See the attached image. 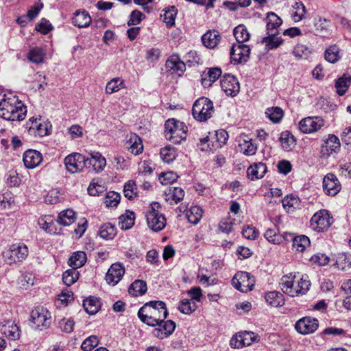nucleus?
<instances>
[{
  "mask_svg": "<svg viewBox=\"0 0 351 351\" xmlns=\"http://www.w3.org/2000/svg\"><path fill=\"white\" fill-rule=\"evenodd\" d=\"M77 215L72 209H66L61 211L58 216V223L62 226H69L76 220Z\"/></svg>",
  "mask_w": 351,
  "mask_h": 351,
  "instance_id": "nucleus-36",
  "label": "nucleus"
},
{
  "mask_svg": "<svg viewBox=\"0 0 351 351\" xmlns=\"http://www.w3.org/2000/svg\"><path fill=\"white\" fill-rule=\"evenodd\" d=\"M126 88L125 81L119 77H114L108 81L106 85L105 93L111 95L119 92L120 90Z\"/></svg>",
  "mask_w": 351,
  "mask_h": 351,
  "instance_id": "nucleus-35",
  "label": "nucleus"
},
{
  "mask_svg": "<svg viewBox=\"0 0 351 351\" xmlns=\"http://www.w3.org/2000/svg\"><path fill=\"white\" fill-rule=\"evenodd\" d=\"M265 114L268 119L274 123H279L284 117V111L277 106L268 108Z\"/></svg>",
  "mask_w": 351,
  "mask_h": 351,
  "instance_id": "nucleus-55",
  "label": "nucleus"
},
{
  "mask_svg": "<svg viewBox=\"0 0 351 351\" xmlns=\"http://www.w3.org/2000/svg\"><path fill=\"white\" fill-rule=\"evenodd\" d=\"M51 315L49 311L42 307L34 309L31 313V321L36 328H47L50 325Z\"/></svg>",
  "mask_w": 351,
  "mask_h": 351,
  "instance_id": "nucleus-15",
  "label": "nucleus"
},
{
  "mask_svg": "<svg viewBox=\"0 0 351 351\" xmlns=\"http://www.w3.org/2000/svg\"><path fill=\"white\" fill-rule=\"evenodd\" d=\"M66 169L71 173L82 171L87 167V158L80 153H73L64 160Z\"/></svg>",
  "mask_w": 351,
  "mask_h": 351,
  "instance_id": "nucleus-10",
  "label": "nucleus"
},
{
  "mask_svg": "<svg viewBox=\"0 0 351 351\" xmlns=\"http://www.w3.org/2000/svg\"><path fill=\"white\" fill-rule=\"evenodd\" d=\"M340 142L335 134H329L324 141L320 149L321 156L324 158L328 157L333 153L337 152L340 149Z\"/></svg>",
  "mask_w": 351,
  "mask_h": 351,
  "instance_id": "nucleus-21",
  "label": "nucleus"
},
{
  "mask_svg": "<svg viewBox=\"0 0 351 351\" xmlns=\"http://www.w3.org/2000/svg\"><path fill=\"white\" fill-rule=\"evenodd\" d=\"M319 328V321L316 318L306 316L298 320L295 324L296 331L303 335L315 332Z\"/></svg>",
  "mask_w": 351,
  "mask_h": 351,
  "instance_id": "nucleus-12",
  "label": "nucleus"
},
{
  "mask_svg": "<svg viewBox=\"0 0 351 351\" xmlns=\"http://www.w3.org/2000/svg\"><path fill=\"white\" fill-rule=\"evenodd\" d=\"M282 19L274 12H269L266 17V29L268 34H276L282 25Z\"/></svg>",
  "mask_w": 351,
  "mask_h": 351,
  "instance_id": "nucleus-30",
  "label": "nucleus"
},
{
  "mask_svg": "<svg viewBox=\"0 0 351 351\" xmlns=\"http://www.w3.org/2000/svg\"><path fill=\"white\" fill-rule=\"evenodd\" d=\"M98 234L104 239L110 240L116 236L117 229L113 224L106 223L99 228Z\"/></svg>",
  "mask_w": 351,
  "mask_h": 351,
  "instance_id": "nucleus-45",
  "label": "nucleus"
},
{
  "mask_svg": "<svg viewBox=\"0 0 351 351\" xmlns=\"http://www.w3.org/2000/svg\"><path fill=\"white\" fill-rule=\"evenodd\" d=\"M279 141L281 147L286 152L291 151L296 145V138L287 130L280 133Z\"/></svg>",
  "mask_w": 351,
  "mask_h": 351,
  "instance_id": "nucleus-32",
  "label": "nucleus"
},
{
  "mask_svg": "<svg viewBox=\"0 0 351 351\" xmlns=\"http://www.w3.org/2000/svg\"><path fill=\"white\" fill-rule=\"evenodd\" d=\"M188 128L182 121L175 119H169L165 124V136L169 141L179 144L187 136Z\"/></svg>",
  "mask_w": 351,
  "mask_h": 351,
  "instance_id": "nucleus-4",
  "label": "nucleus"
},
{
  "mask_svg": "<svg viewBox=\"0 0 351 351\" xmlns=\"http://www.w3.org/2000/svg\"><path fill=\"white\" fill-rule=\"evenodd\" d=\"M220 40V34L215 29L208 30L202 36L203 45L208 49L215 48L219 45Z\"/></svg>",
  "mask_w": 351,
  "mask_h": 351,
  "instance_id": "nucleus-28",
  "label": "nucleus"
},
{
  "mask_svg": "<svg viewBox=\"0 0 351 351\" xmlns=\"http://www.w3.org/2000/svg\"><path fill=\"white\" fill-rule=\"evenodd\" d=\"M25 106L13 93L0 90V116L10 121H20L26 116Z\"/></svg>",
  "mask_w": 351,
  "mask_h": 351,
  "instance_id": "nucleus-1",
  "label": "nucleus"
},
{
  "mask_svg": "<svg viewBox=\"0 0 351 351\" xmlns=\"http://www.w3.org/2000/svg\"><path fill=\"white\" fill-rule=\"evenodd\" d=\"M124 196L131 200L137 197L138 189L134 180H128L123 186Z\"/></svg>",
  "mask_w": 351,
  "mask_h": 351,
  "instance_id": "nucleus-58",
  "label": "nucleus"
},
{
  "mask_svg": "<svg viewBox=\"0 0 351 351\" xmlns=\"http://www.w3.org/2000/svg\"><path fill=\"white\" fill-rule=\"evenodd\" d=\"M91 21L90 16L86 11H76L73 18L74 25L80 28L89 26Z\"/></svg>",
  "mask_w": 351,
  "mask_h": 351,
  "instance_id": "nucleus-37",
  "label": "nucleus"
},
{
  "mask_svg": "<svg viewBox=\"0 0 351 351\" xmlns=\"http://www.w3.org/2000/svg\"><path fill=\"white\" fill-rule=\"evenodd\" d=\"M158 328L154 330V336L160 339H163L171 335L176 328V324L171 320L162 321L157 324Z\"/></svg>",
  "mask_w": 351,
  "mask_h": 351,
  "instance_id": "nucleus-23",
  "label": "nucleus"
},
{
  "mask_svg": "<svg viewBox=\"0 0 351 351\" xmlns=\"http://www.w3.org/2000/svg\"><path fill=\"white\" fill-rule=\"evenodd\" d=\"M295 275L288 274L281 278V289L284 293L295 297L306 293L310 288L311 282L306 276H302L299 280H295Z\"/></svg>",
  "mask_w": 351,
  "mask_h": 351,
  "instance_id": "nucleus-3",
  "label": "nucleus"
},
{
  "mask_svg": "<svg viewBox=\"0 0 351 351\" xmlns=\"http://www.w3.org/2000/svg\"><path fill=\"white\" fill-rule=\"evenodd\" d=\"M326 123L324 118L312 116L303 118L298 122V130L304 134H311L319 131Z\"/></svg>",
  "mask_w": 351,
  "mask_h": 351,
  "instance_id": "nucleus-9",
  "label": "nucleus"
},
{
  "mask_svg": "<svg viewBox=\"0 0 351 351\" xmlns=\"http://www.w3.org/2000/svg\"><path fill=\"white\" fill-rule=\"evenodd\" d=\"M45 53L40 48H32L27 54V59L35 64H41L44 62Z\"/></svg>",
  "mask_w": 351,
  "mask_h": 351,
  "instance_id": "nucleus-57",
  "label": "nucleus"
},
{
  "mask_svg": "<svg viewBox=\"0 0 351 351\" xmlns=\"http://www.w3.org/2000/svg\"><path fill=\"white\" fill-rule=\"evenodd\" d=\"M168 315V311L165 302L162 301H150L145 303L138 312V316L144 324L155 327L165 320Z\"/></svg>",
  "mask_w": 351,
  "mask_h": 351,
  "instance_id": "nucleus-2",
  "label": "nucleus"
},
{
  "mask_svg": "<svg viewBox=\"0 0 351 351\" xmlns=\"http://www.w3.org/2000/svg\"><path fill=\"white\" fill-rule=\"evenodd\" d=\"M228 139V134L226 130H217L214 134L200 139L201 149L203 151L217 149L225 145Z\"/></svg>",
  "mask_w": 351,
  "mask_h": 351,
  "instance_id": "nucleus-8",
  "label": "nucleus"
},
{
  "mask_svg": "<svg viewBox=\"0 0 351 351\" xmlns=\"http://www.w3.org/2000/svg\"><path fill=\"white\" fill-rule=\"evenodd\" d=\"M27 128L29 131L34 135L39 136H44L49 134V128L48 124L45 122H41L37 118H31L27 123Z\"/></svg>",
  "mask_w": 351,
  "mask_h": 351,
  "instance_id": "nucleus-24",
  "label": "nucleus"
},
{
  "mask_svg": "<svg viewBox=\"0 0 351 351\" xmlns=\"http://www.w3.org/2000/svg\"><path fill=\"white\" fill-rule=\"evenodd\" d=\"M341 57V50L336 45L329 46L324 53L325 60L332 64L338 62Z\"/></svg>",
  "mask_w": 351,
  "mask_h": 351,
  "instance_id": "nucleus-44",
  "label": "nucleus"
},
{
  "mask_svg": "<svg viewBox=\"0 0 351 351\" xmlns=\"http://www.w3.org/2000/svg\"><path fill=\"white\" fill-rule=\"evenodd\" d=\"M88 155L87 163L92 167L93 171L95 173L103 171L107 164L105 157L99 152H91Z\"/></svg>",
  "mask_w": 351,
  "mask_h": 351,
  "instance_id": "nucleus-22",
  "label": "nucleus"
},
{
  "mask_svg": "<svg viewBox=\"0 0 351 351\" xmlns=\"http://www.w3.org/2000/svg\"><path fill=\"white\" fill-rule=\"evenodd\" d=\"M351 84V74L343 73L341 77L337 79L335 82V88L337 95L342 96L346 94Z\"/></svg>",
  "mask_w": 351,
  "mask_h": 351,
  "instance_id": "nucleus-33",
  "label": "nucleus"
},
{
  "mask_svg": "<svg viewBox=\"0 0 351 351\" xmlns=\"http://www.w3.org/2000/svg\"><path fill=\"white\" fill-rule=\"evenodd\" d=\"M23 162L27 169H34L38 167L43 161V156L40 152L29 149L23 154Z\"/></svg>",
  "mask_w": 351,
  "mask_h": 351,
  "instance_id": "nucleus-25",
  "label": "nucleus"
},
{
  "mask_svg": "<svg viewBox=\"0 0 351 351\" xmlns=\"http://www.w3.org/2000/svg\"><path fill=\"white\" fill-rule=\"evenodd\" d=\"M184 190L180 187H171L165 192V199L170 204H177L184 197Z\"/></svg>",
  "mask_w": 351,
  "mask_h": 351,
  "instance_id": "nucleus-29",
  "label": "nucleus"
},
{
  "mask_svg": "<svg viewBox=\"0 0 351 351\" xmlns=\"http://www.w3.org/2000/svg\"><path fill=\"white\" fill-rule=\"evenodd\" d=\"M177 15V10L174 6H171L165 10L163 14V20L167 27H172L175 24V20Z\"/></svg>",
  "mask_w": 351,
  "mask_h": 351,
  "instance_id": "nucleus-61",
  "label": "nucleus"
},
{
  "mask_svg": "<svg viewBox=\"0 0 351 351\" xmlns=\"http://www.w3.org/2000/svg\"><path fill=\"white\" fill-rule=\"evenodd\" d=\"M62 199L60 191L58 189H52L47 191L45 195V202L49 204H56Z\"/></svg>",
  "mask_w": 351,
  "mask_h": 351,
  "instance_id": "nucleus-63",
  "label": "nucleus"
},
{
  "mask_svg": "<svg viewBox=\"0 0 351 351\" xmlns=\"http://www.w3.org/2000/svg\"><path fill=\"white\" fill-rule=\"evenodd\" d=\"M121 201V195L114 191L107 192L104 198L106 207L113 208L118 206Z\"/></svg>",
  "mask_w": 351,
  "mask_h": 351,
  "instance_id": "nucleus-48",
  "label": "nucleus"
},
{
  "mask_svg": "<svg viewBox=\"0 0 351 351\" xmlns=\"http://www.w3.org/2000/svg\"><path fill=\"white\" fill-rule=\"evenodd\" d=\"M86 254L84 252L77 251L70 256L68 263L69 266L77 269L86 263Z\"/></svg>",
  "mask_w": 351,
  "mask_h": 351,
  "instance_id": "nucleus-40",
  "label": "nucleus"
},
{
  "mask_svg": "<svg viewBox=\"0 0 351 351\" xmlns=\"http://www.w3.org/2000/svg\"><path fill=\"white\" fill-rule=\"evenodd\" d=\"M161 205L157 202L150 204L146 213V221L148 227L154 232H158L165 228L167 224V219L163 213H161Z\"/></svg>",
  "mask_w": 351,
  "mask_h": 351,
  "instance_id": "nucleus-5",
  "label": "nucleus"
},
{
  "mask_svg": "<svg viewBox=\"0 0 351 351\" xmlns=\"http://www.w3.org/2000/svg\"><path fill=\"white\" fill-rule=\"evenodd\" d=\"M234 36L237 40V43H243L250 40V34L247 27L243 25H239L234 27L233 30Z\"/></svg>",
  "mask_w": 351,
  "mask_h": 351,
  "instance_id": "nucleus-52",
  "label": "nucleus"
},
{
  "mask_svg": "<svg viewBox=\"0 0 351 351\" xmlns=\"http://www.w3.org/2000/svg\"><path fill=\"white\" fill-rule=\"evenodd\" d=\"M125 272V269L122 263L117 262L112 264L106 274V282L112 286L117 285L122 279Z\"/></svg>",
  "mask_w": 351,
  "mask_h": 351,
  "instance_id": "nucleus-18",
  "label": "nucleus"
},
{
  "mask_svg": "<svg viewBox=\"0 0 351 351\" xmlns=\"http://www.w3.org/2000/svg\"><path fill=\"white\" fill-rule=\"evenodd\" d=\"M282 203L283 208L287 212L291 213L300 207V199L296 195H289L282 199Z\"/></svg>",
  "mask_w": 351,
  "mask_h": 351,
  "instance_id": "nucleus-41",
  "label": "nucleus"
},
{
  "mask_svg": "<svg viewBox=\"0 0 351 351\" xmlns=\"http://www.w3.org/2000/svg\"><path fill=\"white\" fill-rule=\"evenodd\" d=\"M262 43L265 45V49L269 51L280 47L283 43V39L276 36V34H268L263 38Z\"/></svg>",
  "mask_w": 351,
  "mask_h": 351,
  "instance_id": "nucleus-50",
  "label": "nucleus"
},
{
  "mask_svg": "<svg viewBox=\"0 0 351 351\" xmlns=\"http://www.w3.org/2000/svg\"><path fill=\"white\" fill-rule=\"evenodd\" d=\"M334 222L333 217L330 212L322 209L316 212L310 220L311 228L318 233L326 232Z\"/></svg>",
  "mask_w": 351,
  "mask_h": 351,
  "instance_id": "nucleus-6",
  "label": "nucleus"
},
{
  "mask_svg": "<svg viewBox=\"0 0 351 351\" xmlns=\"http://www.w3.org/2000/svg\"><path fill=\"white\" fill-rule=\"evenodd\" d=\"M214 112L213 102L206 97L195 101L192 109L193 117L198 121L204 122L209 119Z\"/></svg>",
  "mask_w": 351,
  "mask_h": 351,
  "instance_id": "nucleus-7",
  "label": "nucleus"
},
{
  "mask_svg": "<svg viewBox=\"0 0 351 351\" xmlns=\"http://www.w3.org/2000/svg\"><path fill=\"white\" fill-rule=\"evenodd\" d=\"M38 225L39 226L50 234H56V228L54 223V219L52 216L45 215L44 217H40L38 219Z\"/></svg>",
  "mask_w": 351,
  "mask_h": 351,
  "instance_id": "nucleus-47",
  "label": "nucleus"
},
{
  "mask_svg": "<svg viewBox=\"0 0 351 351\" xmlns=\"http://www.w3.org/2000/svg\"><path fill=\"white\" fill-rule=\"evenodd\" d=\"M258 341V337L252 332H241L236 334L230 339V346L233 348H241Z\"/></svg>",
  "mask_w": 351,
  "mask_h": 351,
  "instance_id": "nucleus-14",
  "label": "nucleus"
},
{
  "mask_svg": "<svg viewBox=\"0 0 351 351\" xmlns=\"http://www.w3.org/2000/svg\"><path fill=\"white\" fill-rule=\"evenodd\" d=\"M178 178V176L173 171H167L162 173L159 176V181L162 184H171L176 182Z\"/></svg>",
  "mask_w": 351,
  "mask_h": 351,
  "instance_id": "nucleus-64",
  "label": "nucleus"
},
{
  "mask_svg": "<svg viewBox=\"0 0 351 351\" xmlns=\"http://www.w3.org/2000/svg\"><path fill=\"white\" fill-rule=\"evenodd\" d=\"M311 50L306 45L297 44L293 50V54L299 60H306L311 55Z\"/></svg>",
  "mask_w": 351,
  "mask_h": 351,
  "instance_id": "nucleus-59",
  "label": "nucleus"
},
{
  "mask_svg": "<svg viewBox=\"0 0 351 351\" xmlns=\"http://www.w3.org/2000/svg\"><path fill=\"white\" fill-rule=\"evenodd\" d=\"M1 332L11 340H16L20 337L19 326L13 322L7 321L1 327Z\"/></svg>",
  "mask_w": 351,
  "mask_h": 351,
  "instance_id": "nucleus-31",
  "label": "nucleus"
},
{
  "mask_svg": "<svg viewBox=\"0 0 351 351\" xmlns=\"http://www.w3.org/2000/svg\"><path fill=\"white\" fill-rule=\"evenodd\" d=\"M335 265L341 270L351 268V254L347 252L338 253L335 256Z\"/></svg>",
  "mask_w": 351,
  "mask_h": 351,
  "instance_id": "nucleus-39",
  "label": "nucleus"
},
{
  "mask_svg": "<svg viewBox=\"0 0 351 351\" xmlns=\"http://www.w3.org/2000/svg\"><path fill=\"white\" fill-rule=\"evenodd\" d=\"M160 156L164 162L170 163L176 158L178 154L174 147L167 145L160 149Z\"/></svg>",
  "mask_w": 351,
  "mask_h": 351,
  "instance_id": "nucleus-53",
  "label": "nucleus"
},
{
  "mask_svg": "<svg viewBox=\"0 0 351 351\" xmlns=\"http://www.w3.org/2000/svg\"><path fill=\"white\" fill-rule=\"evenodd\" d=\"M80 273L72 267L67 269L62 274V281L64 284L68 287L74 284L79 278Z\"/></svg>",
  "mask_w": 351,
  "mask_h": 351,
  "instance_id": "nucleus-60",
  "label": "nucleus"
},
{
  "mask_svg": "<svg viewBox=\"0 0 351 351\" xmlns=\"http://www.w3.org/2000/svg\"><path fill=\"white\" fill-rule=\"evenodd\" d=\"M239 147L240 152L248 156L254 155L257 150L256 146L251 140L245 139L243 137L239 138Z\"/></svg>",
  "mask_w": 351,
  "mask_h": 351,
  "instance_id": "nucleus-42",
  "label": "nucleus"
},
{
  "mask_svg": "<svg viewBox=\"0 0 351 351\" xmlns=\"http://www.w3.org/2000/svg\"><path fill=\"white\" fill-rule=\"evenodd\" d=\"M265 238L274 245H282L290 240L291 234L288 232L280 234L276 227L269 228L265 232Z\"/></svg>",
  "mask_w": 351,
  "mask_h": 351,
  "instance_id": "nucleus-20",
  "label": "nucleus"
},
{
  "mask_svg": "<svg viewBox=\"0 0 351 351\" xmlns=\"http://www.w3.org/2000/svg\"><path fill=\"white\" fill-rule=\"evenodd\" d=\"M28 256L27 247L24 244H13L6 253L10 263L21 262Z\"/></svg>",
  "mask_w": 351,
  "mask_h": 351,
  "instance_id": "nucleus-16",
  "label": "nucleus"
},
{
  "mask_svg": "<svg viewBox=\"0 0 351 351\" xmlns=\"http://www.w3.org/2000/svg\"><path fill=\"white\" fill-rule=\"evenodd\" d=\"M197 308L196 303L190 299L182 300L178 305V310L183 314L189 315L193 313Z\"/></svg>",
  "mask_w": 351,
  "mask_h": 351,
  "instance_id": "nucleus-56",
  "label": "nucleus"
},
{
  "mask_svg": "<svg viewBox=\"0 0 351 351\" xmlns=\"http://www.w3.org/2000/svg\"><path fill=\"white\" fill-rule=\"evenodd\" d=\"M203 210L199 206H191L186 211V217L189 222L192 224H197L202 217Z\"/></svg>",
  "mask_w": 351,
  "mask_h": 351,
  "instance_id": "nucleus-51",
  "label": "nucleus"
},
{
  "mask_svg": "<svg viewBox=\"0 0 351 351\" xmlns=\"http://www.w3.org/2000/svg\"><path fill=\"white\" fill-rule=\"evenodd\" d=\"M83 306L87 313L94 315L100 309L101 304L97 298L89 297L84 300Z\"/></svg>",
  "mask_w": 351,
  "mask_h": 351,
  "instance_id": "nucleus-49",
  "label": "nucleus"
},
{
  "mask_svg": "<svg viewBox=\"0 0 351 351\" xmlns=\"http://www.w3.org/2000/svg\"><path fill=\"white\" fill-rule=\"evenodd\" d=\"M265 300L271 306L279 307L285 304L283 295L278 291H270L266 293Z\"/></svg>",
  "mask_w": 351,
  "mask_h": 351,
  "instance_id": "nucleus-46",
  "label": "nucleus"
},
{
  "mask_svg": "<svg viewBox=\"0 0 351 351\" xmlns=\"http://www.w3.org/2000/svg\"><path fill=\"white\" fill-rule=\"evenodd\" d=\"M230 58L237 64L245 62L250 54V48L247 45L243 43H234L230 49Z\"/></svg>",
  "mask_w": 351,
  "mask_h": 351,
  "instance_id": "nucleus-13",
  "label": "nucleus"
},
{
  "mask_svg": "<svg viewBox=\"0 0 351 351\" xmlns=\"http://www.w3.org/2000/svg\"><path fill=\"white\" fill-rule=\"evenodd\" d=\"M233 286L241 292H247L252 289L255 280L249 273L237 272L232 280Z\"/></svg>",
  "mask_w": 351,
  "mask_h": 351,
  "instance_id": "nucleus-11",
  "label": "nucleus"
},
{
  "mask_svg": "<svg viewBox=\"0 0 351 351\" xmlns=\"http://www.w3.org/2000/svg\"><path fill=\"white\" fill-rule=\"evenodd\" d=\"M267 170V166L265 163L261 162H254L248 167L247 176L251 180L261 179L264 177Z\"/></svg>",
  "mask_w": 351,
  "mask_h": 351,
  "instance_id": "nucleus-26",
  "label": "nucleus"
},
{
  "mask_svg": "<svg viewBox=\"0 0 351 351\" xmlns=\"http://www.w3.org/2000/svg\"><path fill=\"white\" fill-rule=\"evenodd\" d=\"M127 148L134 155L141 154L143 151L142 140L138 135L135 134H131L127 141Z\"/></svg>",
  "mask_w": 351,
  "mask_h": 351,
  "instance_id": "nucleus-34",
  "label": "nucleus"
},
{
  "mask_svg": "<svg viewBox=\"0 0 351 351\" xmlns=\"http://www.w3.org/2000/svg\"><path fill=\"white\" fill-rule=\"evenodd\" d=\"M294 12L292 14V19L295 22H300L306 16V10L301 2H296L293 5Z\"/></svg>",
  "mask_w": 351,
  "mask_h": 351,
  "instance_id": "nucleus-62",
  "label": "nucleus"
},
{
  "mask_svg": "<svg viewBox=\"0 0 351 351\" xmlns=\"http://www.w3.org/2000/svg\"><path fill=\"white\" fill-rule=\"evenodd\" d=\"M221 70L218 67L208 69L202 75V84L204 87H210L221 75Z\"/></svg>",
  "mask_w": 351,
  "mask_h": 351,
  "instance_id": "nucleus-27",
  "label": "nucleus"
},
{
  "mask_svg": "<svg viewBox=\"0 0 351 351\" xmlns=\"http://www.w3.org/2000/svg\"><path fill=\"white\" fill-rule=\"evenodd\" d=\"M220 83L221 89L228 96L234 97L240 90L239 82L233 75H225Z\"/></svg>",
  "mask_w": 351,
  "mask_h": 351,
  "instance_id": "nucleus-17",
  "label": "nucleus"
},
{
  "mask_svg": "<svg viewBox=\"0 0 351 351\" xmlns=\"http://www.w3.org/2000/svg\"><path fill=\"white\" fill-rule=\"evenodd\" d=\"M147 291L146 283L141 280H136L132 282L128 289L130 295L138 296L144 294Z\"/></svg>",
  "mask_w": 351,
  "mask_h": 351,
  "instance_id": "nucleus-54",
  "label": "nucleus"
},
{
  "mask_svg": "<svg viewBox=\"0 0 351 351\" xmlns=\"http://www.w3.org/2000/svg\"><path fill=\"white\" fill-rule=\"evenodd\" d=\"M323 189L326 194L334 196L341 189V184L333 173H328L323 179Z\"/></svg>",
  "mask_w": 351,
  "mask_h": 351,
  "instance_id": "nucleus-19",
  "label": "nucleus"
},
{
  "mask_svg": "<svg viewBox=\"0 0 351 351\" xmlns=\"http://www.w3.org/2000/svg\"><path fill=\"white\" fill-rule=\"evenodd\" d=\"M293 241V247L298 252H303L311 245L310 239L305 235H299L291 238Z\"/></svg>",
  "mask_w": 351,
  "mask_h": 351,
  "instance_id": "nucleus-43",
  "label": "nucleus"
},
{
  "mask_svg": "<svg viewBox=\"0 0 351 351\" xmlns=\"http://www.w3.org/2000/svg\"><path fill=\"white\" fill-rule=\"evenodd\" d=\"M135 214L133 211L126 210L119 218V225L122 230L130 229L134 224Z\"/></svg>",
  "mask_w": 351,
  "mask_h": 351,
  "instance_id": "nucleus-38",
  "label": "nucleus"
}]
</instances>
